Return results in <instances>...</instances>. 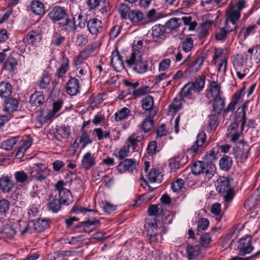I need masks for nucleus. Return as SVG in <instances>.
I'll return each mask as SVG.
<instances>
[{
    "mask_svg": "<svg viewBox=\"0 0 260 260\" xmlns=\"http://www.w3.org/2000/svg\"><path fill=\"white\" fill-rule=\"evenodd\" d=\"M48 16L53 23L65 19L64 22H59L60 27H65L66 31H75L76 26L74 21L68 17V15L64 8L60 6L53 7L48 14Z\"/></svg>",
    "mask_w": 260,
    "mask_h": 260,
    "instance_id": "f257e3e1",
    "label": "nucleus"
},
{
    "mask_svg": "<svg viewBox=\"0 0 260 260\" xmlns=\"http://www.w3.org/2000/svg\"><path fill=\"white\" fill-rule=\"evenodd\" d=\"M205 77L200 76L193 82H188L181 89L180 97L181 100L186 97L191 98L193 93H199L201 91L205 85Z\"/></svg>",
    "mask_w": 260,
    "mask_h": 260,
    "instance_id": "f03ea898",
    "label": "nucleus"
},
{
    "mask_svg": "<svg viewBox=\"0 0 260 260\" xmlns=\"http://www.w3.org/2000/svg\"><path fill=\"white\" fill-rule=\"evenodd\" d=\"M215 171L216 167L214 164L204 161L196 162L191 168V172L193 174H203L208 179L213 176Z\"/></svg>",
    "mask_w": 260,
    "mask_h": 260,
    "instance_id": "7ed1b4c3",
    "label": "nucleus"
},
{
    "mask_svg": "<svg viewBox=\"0 0 260 260\" xmlns=\"http://www.w3.org/2000/svg\"><path fill=\"white\" fill-rule=\"evenodd\" d=\"M242 121L240 128H239V127L238 122L235 120L234 122H233L232 123L230 124V125L229 126L227 129V132L226 133V136L232 142H235L239 139L240 137L242 134L244 126L245 125L246 122V113L245 110L244 109V107H243L242 108Z\"/></svg>",
    "mask_w": 260,
    "mask_h": 260,
    "instance_id": "20e7f679",
    "label": "nucleus"
},
{
    "mask_svg": "<svg viewBox=\"0 0 260 260\" xmlns=\"http://www.w3.org/2000/svg\"><path fill=\"white\" fill-rule=\"evenodd\" d=\"M250 147L247 142L240 141L233 148L232 154L235 158H239L241 160H245L250 153Z\"/></svg>",
    "mask_w": 260,
    "mask_h": 260,
    "instance_id": "39448f33",
    "label": "nucleus"
},
{
    "mask_svg": "<svg viewBox=\"0 0 260 260\" xmlns=\"http://www.w3.org/2000/svg\"><path fill=\"white\" fill-rule=\"evenodd\" d=\"M216 190L219 193L223 194L226 201H229L233 198V191L230 187L229 181L226 177H223L217 180Z\"/></svg>",
    "mask_w": 260,
    "mask_h": 260,
    "instance_id": "423d86ee",
    "label": "nucleus"
},
{
    "mask_svg": "<svg viewBox=\"0 0 260 260\" xmlns=\"http://www.w3.org/2000/svg\"><path fill=\"white\" fill-rule=\"evenodd\" d=\"M238 249L239 254L241 256L250 253L254 249L251 244V238L246 236L240 239L239 241Z\"/></svg>",
    "mask_w": 260,
    "mask_h": 260,
    "instance_id": "0eeeda50",
    "label": "nucleus"
},
{
    "mask_svg": "<svg viewBox=\"0 0 260 260\" xmlns=\"http://www.w3.org/2000/svg\"><path fill=\"white\" fill-rule=\"evenodd\" d=\"M87 26L89 32L93 35H97L103 30L102 22L96 18L90 19L87 22Z\"/></svg>",
    "mask_w": 260,
    "mask_h": 260,
    "instance_id": "6e6552de",
    "label": "nucleus"
},
{
    "mask_svg": "<svg viewBox=\"0 0 260 260\" xmlns=\"http://www.w3.org/2000/svg\"><path fill=\"white\" fill-rule=\"evenodd\" d=\"M14 186V183L11 177L3 176L0 178V189L4 193H8Z\"/></svg>",
    "mask_w": 260,
    "mask_h": 260,
    "instance_id": "1a4fd4ad",
    "label": "nucleus"
},
{
    "mask_svg": "<svg viewBox=\"0 0 260 260\" xmlns=\"http://www.w3.org/2000/svg\"><path fill=\"white\" fill-rule=\"evenodd\" d=\"M138 164L137 161L132 159H126L121 161L117 166V170L120 173H122L126 171H132L135 169Z\"/></svg>",
    "mask_w": 260,
    "mask_h": 260,
    "instance_id": "9d476101",
    "label": "nucleus"
},
{
    "mask_svg": "<svg viewBox=\"0 0 260 260\" xmlns=\"http://www.w3.org/2000/svg\"><path fill=\"white\" fill-rule=\"evenodd\" d=\"M18 104V101L15 98H11L5 100L4 104V112L6 114L12 115V113L16 111Z\"/></svg>",
    "mask_w": 260,
    "mask_h": 260,
    "instance_id": "9b49d317",
    "label": "nucleus"
},
{
    "mask_svg": "<svg viewBox=\"0 0 260 260\" xmlns=\"http://www.w3.org/2000/svg\"><path fill=\"white\" fill-rule=\"evenodd\" d=\"M66 90L68 94L70 95H75L79 90V81L76 78H71L66 85Z\"/></svg>",
    "mask_w": 260,
    "mask_h": 260,
    "instance_id": "f8f14e48",
    "label": "nucleus"
},
{
    "mask_svg": "<svg viewBox=\"0 0 260 260\" xmlns=\"http://www.w3.org/2000/svg\"><path fill=\"white\" fill-rule=\"evenodd\" d=\"M110 62L112 67L116 71L123 69L124 67L121 57L117 50L112 52Z\"/></svg>",
    "mask_w": 260,
    "mask_h": 260,
    "instance_id": "ddd939ff",
    "label": "nucleus"
},
{
    "mask_svg": "<svg viewBox=\"0 0 260 260\" xmlns=\"http://www.w3.org/2000/svg\"><path fill=\"white\" fill-rule=\"evenodd\" d=\"M16 232H19L21 236L24 235L26 233L32 234L33 230L31 228L30 222L24 221H17L15 224Z\"/></svg>",
    "mask_w": 260,
    "mask_h": 260,
    "instance_id": "4468645a",
    "label": "nucleus"
},
{
    "mask_svg": "<svg viewBox=\"0 0 260 260\" xmlns=\"http://www.w3.org/2000/svg\"><path fill=\"white\" fill-rule=\"evenodd\" d=\"M95 158L91 152H87L83 155L81 161V165L84 169L88 170L95 166Z\"/></svg>",
    "mask_w": 260,
    "mask_h": 260,
    "instance_id": "2eb2a0df",
    "label": "nucleus"
},
{
    "mask_svg": "<svg viewBox=\"0 0 260 260\" xmlns=\"http://www.w3.org/2000/svg\"><path fill=\"white\" fill-rule=\"evenodd\" d=\"M206 140V135L204 132L199 133L197 136V139L195 141V145H193L188 150L193 153H197L200 148L202 147Z\"/></svg>",
    "mask_w": 260,
    "mask_h": 260,
    "instance_id": "dca6fc26",
    "label": "nucleus"
},
{
    "mask_svg": "<svg viewBox=\"0 0 260 260\" xmlns=\"http://www.w3.org/2000/svg\"><path fill=\"white\" fill-rule=\"evenodd\" d=\"M82 225L85 232H90L99 227L101 225V222L98 219H88L83 221Z\"/></svg>",
    "mask_w": 260,
    "mask_h": 260,
    "instance_id": "f3484780",
    "label": "nucleus"
},
{
    "mask_svg": "<svg viewBox=\"0 0 260 260\" xmlns=\"http://www.w3.org/2000/svg\"><path fill=\"white\" fill-rule=\"evenodd\" d=\"M226 15L225 20L237 22L240 17L241 13L230 5L226 11Z\"/></svg>",
    "mask_w": 260,
    "mask_h": 260,
    "instance_id": "a211bd4d",
    "label": "nucleus"
},
{
    "mask_svg": "<svg viewBox=\"0 0 260 260\" xmlns=\"http://www.w3.org/2000/svg\"><path fill=\"white\" fill-rule=\"evenodd\" d=\"M142 107L145 111H149L150 114H153L155 112L153 111L154 99L151 95H147L144 98L142 101Z\"/></svg>",
    "mask_w": 260,
    "mask_h": 260,
    "instance_id": "6ab92c4d",
    "label": "nucleus"
},
{
    "mask_svg": "<svg viewBox=\"0 0 260 260\" xmlns=\"http://www.w3.org/2000/svg\"><path fill=\"white\" fill-rule=\"evenodd\" d=\"M79 138V143L81 144L82 149L85 148L87 145L92 143L94 139L90 137L91 131H83Z\"/></svg>",
    "mask_w": 260,
    "mask_h": 260,
    "instance_id": "aec40b11",
    "label": "nucleus"
},
{
    "mask_svg": "<svg viewBox=\"0 0 260 260\" xmlns=\"http://www.w3.org/2000/svg\"><path fill=\"white\" fill-rule=\"evenodd\" d=\"M44 102V96L42 92H35L30 97L29 103L32 106H40Z\"/></svg>",
    "mask_w": 260,
    "mask_h": 260,
    "instance_id": "412c9836",
    "label": "nucleus"
},
{
    "mask_svg": "<svg viewBox=\"0 0 260 260\" xmlns=\"http://www.w3.org/2000/svg\"><path fill=\"white\" fill-rule=\"evenodd\" d=\"M34 232H41L48 226V222L46 219H39L35 222H30Z\"/></svg>",
    "mask_w": 260,
    "mask_h": 260,
    "instance_id": "4be33fe9",
    "label": "nucleus"
},
{
    "mask_svg": "<svg viewBox=\"0 0 260 260\" xmlns=\"http://www.w3.org/2000/svg\"><path fill=\"white\" fill-rule=\"evenodd\" d=\"M142 60V54L139 51H133L128 59L126 60L127 66L132 68L135 64L138 63Z\"/></svg>",
    "mask_w": 260,
    "mask_h": 260,
    "instance_id": "5701e85b",
    "label": "nucleus"
},
{
    "mask_svg": "<svg viewBox=\"0 0 260 260\" xmlns=\"http://www.w3.org/2000/svg\"><path fill=\"white\" fill-rule=\"evenodd\" d=\"M50 175V171L46 168L42 169H38L36 170V173L31 175V177L39 181H42L46 180L47 177Z\"/></svg>",
    "mask_w": 260,
    "mask_h": 260,
    "instance_id": "b1692460",
    "label": "nucleus"
},
{
    "mask_svg": "<svg viewBox=\"0 0 260 260\" xmlns=\"http://www.w3.org/2000/svg\"><path fill=\"white\" fill-rule=\"evenodd\" d=\"M186 252L189 259H194L200 254V246L199 245H188L186 248Z\"/></svg>",
    "mask_w": 260,
    "mask_h": 260,
    "instance_id": "393cba45",
    "label": "nucleus"
},
{
    "mask_svg": "<svg viewBox=\"0 0 260 260\" xmlns=\"http://www.w3.org/2000/svg\"><path fill=\"white\" fill-rule=\"evenodd\" d=\"M41 40L42 36L39 30H31L27 35L26 41L28 44H33L37 42H40Z\"/></svg>",
    "mask_w": 260,
    "mask_h": 260,
    "instance_id": "a878e982",
    "label": "nucleus"
},
{
    "mask_svg": "<svg viewBox=\"0 0 260 260\" xmlns=\"http://www.w3.org/2000/svg\"><path fill=\"white\" fill-rule=\"evenodd\" d=\"M155 114V112H154L153 114H149V116L143 120V123L141 124L140 128L145 133L149 132L153 127V120L152 118Z\"/></svg>",
    "mask_w": 260,
    "mask_h": 260,
    "instance_id": "bb28decb",
    "label": "nucleus"
},
{
    "mask_svg": "<svg viewBox=\"0 0 260 260\" xmlns=\"http://www.w3.org/2000/svg\"><path fill=\"white\" fill-rule=\"evenodd\" d=\"M187 157V156L183 154L181 156H178L172 159L170 162L171 168L177 169L184 166L186 162Z\"/></svg>",
    "mask_w": 260,
    "mask_h": 260,
    "instance_id": "cd10ccee",
    "label": "nucleus"
},
{
    "mask_svg": "<svg viewBox=\"0 0 260 260\" xmlns=\"http://www.w3.org/2000/svg\"><path fill=\"white\" fill-rule=\"evenodd\" d=\"M12 86L8 82H2L0 83V96L7 98L12 93Z\"/></svg>",
    "mask_w": 260,
    "mask_h": 260,
    "instance_id": "c85d7f7f",
    "label": "nucleus"
},
{
    "mask_svg": "<svg viewBox=\"0 0 260 260\" xmlns=\"http://www.w3.org/2000/svg\"><path fill=\"white\" fill-rule=\"evenodd\" d=\"M148 179L150 182L160 183L162 180V175L156 169H152L148 175Z\"/></svg>",
    "mask_w": 260,
    "mask_h": 260,
    "instance_id": "c756f323",
    "label": "nucleus"
},
{
    "mask_svg": "<svg viewBox=\"0 0 260 260\" xmlns=\"http://www.w3.org/2000/svg\"><path fill=\"white\" fill-rule=\"evenodd\" d=\"M181 24V20L178 18H173L167 21L165 27L170 31L176 30Z\"/></svg>",
    "mask_w": 260,
    "mask_h": 260,
    "instance_id": "7c9ffc66",
    "label": "nucleus"
},
{
    "mask_svg": "<svg viewBox=\"0 0 260 260\" xmlns=\"http://www.w3.org/2000/svg\"><path fill=\"white\" fill-rule=\"evenodd\" d=\"M31 11L37 15H41L44 13L45 9L43 4L38 1H33L30 5Z\"/></svg>",
    "mask_w": 260,
    "mask_h": 260,
    "instance_id": "2f4dec72",
    "label": "nucleus"
},
{
    "mask_svg": "<svg viewBox=\"0 0 260 260\" xmlns=\"http://www.w3.org/2000/svg\"><path fill=\"white\" fill-rule=\"evenodd\" d=\"M14 176L16 182L19 183L25 184L29 183L30 180L29 176L23 171L16 172Z\"/></svg>",
    "mask_w": 260,
    "mask_h": 260,
    "instance_id": "473e14b6",
    "label": "nucleus"
},
{
    "mask_svg": "<svg viewBox=\"0 0 260 260\" xmlns=\"http://www.w3.org/2000/svg\"><path fill=\"white\" fill-rule=\"evenodd\" d=\"M224 101L221 97L214 98L212 104L213 111L217 114H220L224 109Z\"/></svg>",
    "mask_w": 260,
    "mask_h": 260,
    "instance_id": "72a5a7b5",
    "label": "nucleus"
},
{
    "mask_svg": "<svg viewBox=\"0 0 260 260\" xmlns=\"http://www.w3.org/2000/svg\"><path fill=\"white\" fill-rule=\"evenodd\" d=\"M128 18L133 23H137L143 19L144 15L140 11L133 10L128 12Z\"/></svg>",
    "mask_w": 260,
    "mask_h": 260,
    "instance_id": "f704fd0d",
    "label": "nucleus"
},
{
    "mask_svg": "<svg viewBox=\"0 0 260 260\" xmlns=\"http://www.w3.org/2000/svg\"><path fill=\"white\" fill-rule=\"evenodd\" d=\"M233 161L231 157L224 155L220 159L219 166L221 170L228 171L232 166Z\"/></svg>",
    "mask_w": 260,
    "mask_h": 260,
    "instance_id": "c9c22d12",
    "label": "nucleus"
},
{
    "mask_svg": "<svg viewBox=\"0 0 260 260\" xmlns=\"http://www.w3.org/2000/svg\"><path fill=\"white\" fill-rule=\"evenodd\" d=\"M144 138V136L142 134L134 133L131 135L127 139L129 146L131 145L133 147V149H136L137 143L141 141Z\"/></svg>",
    "mask_w": 260,
    "mask_h": 260,
    "instance_id": "e433bc0d",
    "label": "nucleus"
},
{
    "mask_svg": "<svg viewBox=\"0 0 260 260\" xmlns=\"http://www.w3.org/2000/svg\"><path fill=\"white\" fill-rule=\"evenodd\" d=\"M17 64L16 59L13 57H9L4 62L3 69L9 72L13 71Z\"/></svg>",
    "mask_w": 260,
    "mask_h": 260,
    "instance_id": "4c0bfd02",
    "label": "nucleus"
},
{
    "mask_svg": "<svg viewBox=\"0 0 260 260\" xmlns=\"http://www.w3.org/2000/svg\"><path fill=\"white\" fill-rule=\"evenodd\" d=\"M193 40L189 37H187L182 40L181 48L185 52L190 51L193 48Z\"/></svg>",
    "mask_w": 260,
    "mask_h": 260,
    "instance_id": "58836bf2",
    "label": "nucleus"
},
{
    "mask_svg": "<svg viewBox=\"0 0 260 260\" xmlns=\"http://www.w3.org/2000/svg\"><path fill=\"white\" fill-rule=\"evenodd\" d=\"M209 91L211 93L213 99L221 98L220 96V86L218 85L217 82L213 81L210 83Z\"/></svg>",
    "mask_w": 260,
    "mask_h": 260,
    "instance_id": "ea45409f",
    "label": "nucleus"
},
{
    "mask_svg": "<svg viewBox=\"0 0 260 260\" xmlns=\"http://www.w3.org/2000/svg\"><path fill=\"white\" fill-rule=\"evenodd\" d=\"M65 183L63 181L59 180L55 184V188L59 191V196L62 197L64 195H66L68 197L71 195V192L70 190L63 187Z\"/></svg>",
    "mask_w": 260,
    "mask_h": 260,
    "instance_id": "a19ab883",
    "label": "nucleus"
},
{
    "mask_svg": "<svg viewBox=\"0 0 260 260\" xmlns=\"http://www.w3.org/2000/svg\"><path fill=\"white\" fill-rule=\"evenodd\" d=\"M18 141L17 137H13L10 139H7L1 143V147L6 150H11L13 146L16 144Z\"/></svg>",
    "mask_w": 260,
    "mask_h": 260,
    "instance_id": "79ce46f5",
    "label": "nucleus"
},
{
    "mask_svg": "<svg viewBox=\"0 0 260 260\" xmlns=\"http://www.w3.org/2000/svg\"><path fill=\"white\" fill-rule=\"evenodd\" d=\"M204 57L203 56H198L196 59L191 64L189 67V72L194 73L197 72L203 64Z\"/></svg>",
    "mask_w": 260,
    "mask_h": 260,
    "instance_id": "37998d69",
    "label": "nucleus"
},
{
    "mask_svg": "<svg viewBox=\"0 0 260 260\" xmlns=\"http://www.w3.org/2000/svg\"><path fill=\"white\" fill-rule=\"evenodd\" d=\"M132 69L138 74H143L147 71L148 64L145 61H143L142 59L138 63L135 64V66Z\"/></svg>",
    "mask_w": 260,
    "mask_h": 260,
    "instance_id": "c03bdc74",
    "label": "nucleus"
},
{
    "mask_svg": "<svg viewBox=\"0 0 260 260\" xmlns=\"http://www.w3.org/2000/svg\"><path fill=\"white\" fill-rule=\"evenodd\" d=\"M69 67V60L63 57L61 67L58 69L56 76L58 78L62 77L67 72Z\"/></svg>",
    "mask_w": 260,
    "mask_h": 260,
    "instance_id": "a18cd8bd",
    "label": "nucleus"
},
{
    "mask_svg": "<svg viewBox=\"0 0 260 260\" xmlns=\"http://www.w3.org/2000/svg\"><path fill=\"white\" fill-rule=\"evenodd\" d=\"M1 233L5 238L11 239L15 235L16 230L10 225H6L1 230Z\"/></svg>",
    "mask_w": 260,
    "mask_h": 260,
    "instance_id": "49530a36",
    "label": "nucleus"
},
{
    "mask_svg": "<svg viewBox=\"0 0 260 260\" xmlns=\"http://www.w3.org/2000/svg\"><path fill=\"white\" fill-rule=\"evenodd\" d=\"M56 133L60 135L62 138H68L70 133V129L69 126H57L56 128Z\"/></svg>",
    "mask_w": 260,
    "mask_h": 260,
    "instance_id": "de8ad7c7",
    "label": "nucleus"
},
{
    "mask_svg": "<svg viewBox=\"0 0 260 260\" xmlns=\"http://www.w3.org/2000/svg\"><path fill=\"white\" fill-rule=\"evenodd\" d=\"M166 30L164 25L157 24L152 27V35L153 37L158 38L162 35Z\"/></svg>",
    "mask_w": 260,
    "mask_h": 260,
    "instance_id": "09e8293b",
    "label": "nucleus"
},
{
    "mask_svg": "<svg viewBox=\"0 0 260 260\" xmlns=\"http://www.w3.org/2000/svg\"><path fill=\"white\" fill-rule=\"evenodd\" d=\"M48 205L50 210L54 213H56L60 209L61 203L60 200L53 199L48 203Z\"/></svg>",
    "mask_w": 260,
    "mask_h": 260,
    "instance_id": "8fccbe9b",
    "label": "nucleus"
},
{
    "mask_svg": "<svg viewBox=\"0 0 260 260\" xmlns=\"http://www.w3.org/2000/svg\"><path fill=\"white\" fill-rule=\"evenodd\" d=\"M129 113L130 110L128 108L126 107L122 108L120 111L115 114L116 120L120 121L126 119L128 117Z\"/></svg>",
    "mask_w": 260,
    "mask_h": 260,
    "instance_id": "3c124183",
    "label": "nucleus"
},
{
    "mask_svg": "<svg viewBox=\"0 0 260 260\" xmlns=\"http://www.w3.org/2000/svg\"><path fill=\"white\" fill-rule=\"evenodd\" d=\"M51 78L48 74H44L41 78L39 83V86L40 89H45L50 84Z\"/></svg>",
    "mask_w": 260,
    "mask_h": 260,
    "instance_id": "603ef678",
    "label": "nucleus"
},
{
    "mask_svg": "<svg viewBox=\"0 0 260 260\" xmlns=\"http://www.w3.org/2000/svg\"><path fill=\"white\" fill-rule=\"evenodd\" d=\"M129 144L124 145L118 152L116 156L120 159H123L128 156L129 152Z\"/></svg>",
    "mask_w": 260,
    "mask_h": 260,
    "instance_id": "864d4df0",
    "label": "nucleus"
},
{
    "mask_svg": "<svg viewBox=\"0 0 260 260\" xmlns=\"http://www.w3.org/2000/svg\"><path fill=\"white\" fill-rule=\"evenodd\" d=\"M118 10L122 19H125L128 16L129 10L127 5L123 3H120L118 6Z\"/></svg>",
    "mask_w": 260,
    "mask_h": 260,
    "instance_id": "5fc2aeb1",
    "label": "nucleus"
},
{
    "mask_svg": "<svg viewBox=\"0 0 260 260\" xmlns=\"http://www.w3.org/2000/svg\"><path fill=\"white\" fill-rule=\"evenodd\" d=\"M65 40V38L60 34L54 32L52 38L51 44L55 46H59Z\"/></svg>",
    "mask_w": 260,
    "mask_h": 260,
    "instance_id": "6e6d98bb",
    "label": "nucleus"
},
{
    "mask_svg": "<svg viewBox=\"0 0 260 260\" xmlns=\"http://www.w3.org/2000/svg\"><path fill=\"white\" fill-rule=\"evenodd\" d=\"M209 225V221L208 219L205 218H201L198 222V231L206 230Z\"/></svg>",
    "mask_w": 260,
    "mask_h": 260,
    "instance_id": "4d7b16f0",
    "label": "nucleus"
},
{
    "mask_svg": "<svg viewBox=\"0 0 260 260\" xmlns=\"http://www.w3.org/2000/svg\"><path fill=\"white\" fill-rule=\"evenodd\" d=\"M10 208L9 202L5 199L0 200V214L5 215Z\"/></svg>",
    "mask_w": 260,
    "mask_h": 260,
    "instance_id": "13d9d810",
    "label": "nucleus"
},
{
    "mask_svg": "<svg viewBox=\"0 0 260 260\" xmlns=\"http://www.w3.org/2000/svg\"><path fill=\"white\" fill-rule=\"evenodd\" d=\"M182 107L181 100L175 98L173 102L169 106L171 111L173 112H177Z\"/></svg>",
    "mask_w": 260,
    "mask_h": 260,
    "instance_id": "bf43d9fd",
    "label": "nucleus"
},
{
    "mask_svg": "<svg viewBox=\"0 0 260 260\" xmlns=\"http://www.w3.org/2000/svg\"><path fill=\"white\" fill-rule=\"evenodd\" d=\"M228 32L225 28H220L216 30V39L218 41H222L225 38Z\"/></svg>",
    "mask_w": 260,
    "mask_h": 260,
    "instance_id": "052dcab7",
    "label": "nucleus"
},
{
    "mask_svg": "<svg viewBox=\"0 0 260 260\" xmlns=\"http://www.w3.org/2000/svg\"><path fill=\"white\" fill-rule=\"evenodd\" d=\"M184 181L182 179H178L172 183V189L174 192L180 190L183 186Z\"/></svg>",
    "mask_w": 260,
    "mask_h": 260,
    "instance_id": "680f3d73",
    "label": "nucleus"
},
{
    "mask_svg": "<svg viewBox=\"0 0 260 260\" xmlns=\"http://www.w3.org/2000/svg\"><path fill=\"white\" fill-rule=\"evenodd\" d=\"M148 87L143 86L137 89H135L133 91V94L135 97H139L146 94L148 92Z\"/></svg>",
    "mask_w": 260,
    "mask_h": 260,
    "instance_id": "e2e57ef3",
    "label": "nucleus"
},
{
    "mask_svg": "<svg viewBox=\"0 0 260 260\" xmlns=\"http://www.w3.org/2000/svg\"><path fill=\"white\" fill-rule=\"evenodd\" d=\"M88 43L87 37L84 34L78 35L77 37L76 44L78 46H83Z\"/></svg>",
    "mask_w": 260,
    "mask_h": 260,
    "instance_id": "0e129e2a",
    "label": "nucleus"
},
{
    "mask_svg": "<svg viewBox=\"0 0 260 260\" xmlns=\"http://www.w3.org/2000/svg\"><path fill=\"white\" fill-rule=\"evenodd\" d=\"M147 212L149 216H158L159 213V208L158 205H151L148 209Z\"/></svg>",
    "mask_w": 260,
    "mask_h": 260,
    "instance_id": "69168bd1",
    "label": "nucleus"
},
{
    "mask_svg": "<svg viewBox=\"0 0 260 260\" xmlns=\"http://www.w3.org/2000/svg\"><path fill=\"white\" fill-rule=\"evenodd\" d=\"M200 244L204 246L207 247L211 241V238L209 234L205 233L200 237Z\"/></svg>",
    "mask_w": 260,
    "mask_h": 260,
    "instance_id": "338daca9",
    "label": "nucleus"
},
{
    "mask_svg": "<svg viewBox=\"0 0 260 260\" xmlns=\"http://www.w3.org/2000/svg\"><path fill=\"white\" fill-rule=\"evenodd\" d=\"M171 60L170 59L162 60L159 64V71H165L168 70L170 67Z\"/></svg>",
    "mask_w": 260,
    "mask_h": 260,
    "instance_id": "774afa93",
    "label": "nucleus"
}]
</instances>
